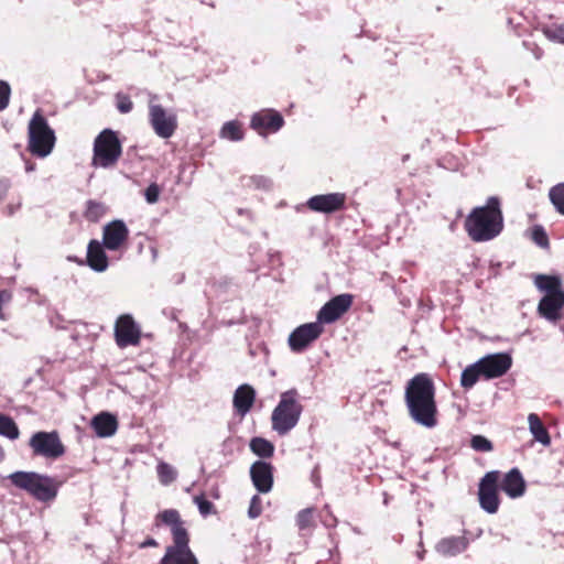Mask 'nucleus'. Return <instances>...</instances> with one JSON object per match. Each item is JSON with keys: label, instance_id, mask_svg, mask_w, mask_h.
Wrapping results in <instances>:
<instances>
[{"label": "nucleus", "instance_id": "1", "mask_svg": "<svg viewBox=\"0 0 564 564\" xmlns=\"http://www.w3.org/2000/svg\"><path fill=\"white\" fill-rule=\"evenodd\" d=\"M404 403L409 416L417 424L433 429L438 423L436 386L427 372H419L408 380Z\"/></svg>", "mask_w": 564, "mask_h": 564}, {"label": "nucleus", "instance_id": "2", "mask_svg": "<svg viewBox=\"0 0 564 564\" xmlns=\"http://www.w3.org/2000/svg\"><path fill=\"white\" fill-rule=\"evenodd\" d=\"M167 525L171 529L173 543L165 549V554L159 564H199L189 547V533L176 509H165L154 519V525Z\"/></svg>", "mask_w": 564, "mask_h": 564}, {"label": "nucleus", "instance_id": "3", "mask_svg": "<svg viewBox=\"0 0 564 564\" xmlns=\"http://www.w3.org/2000/svg\"><path fill=\"white\" fill-rule=\"evenodd\" d=\"M464 228L475 242L496 238L503 229V215L499 198L491 196L485 206L473 208L464 221Z\"/></svg>", "mask_w": 564, "mask_h": 564}, {"label": "nucleus", "instance_id": "4", "mask_svg": "<svg viewBox=\"0 0 564 564\" xmlns=\"http://www.w3.org/2000/svg\"><path fill=\"white\" fill-rule=\"evenodd\" d=\"M8 478L13 486L24 490L41 502L53 501L61 486V482L55 478L34 471H15L9 475Z\"/></svg>", "mask_w": 564, "mask_h": 564}, {"label": "nucleus", "instance_id": "5", "mask_svg": "<svg viewBox=\"0 0 564 564\" xmlns=\"http://www.w3.org/2000/svg\"><path fill=\"white\" fill-rule=\"evenodd\" d=\"M303 411L299 402V393L295 389L281 394L278 405L272 411L271 424L273 431L279 435L288 434L296 426Z\"/></svg>", "mask_w": 564, "mask_h": 564}, {"label": "nucleus", "instance_id": "6", "mask_svg": "<svg viewBox=\"0 0 564 564\" xmlns=\"http://www.w3.org/2000/svg\"><path fill=\"white\" fill-rule=\"evenodd\" d=\"M28 150L37 158L47 156L54 149L56 137L46 118L37 110L28 127Z\"/></svg>", "mask_w": 564, "mask_h": 564}, {"label": "nucleus", "instance_id": "7", "mask_svg": "<svg viewBox=\"0 0 564 564\" xmlns=\"http://www.w3.org/2000/svg\"><path fill=\"white\" fill-rule=\"evenodd\" d=\"M91 164L96 167L110 169L117 165L122 155V145L116 131L102 130L94 141Z\"/></svg>", "mask_w": 564, "mask_h": 564}, {"label": "nucleus", "instance_id": "8", "mask_svg": "<svg viewBox=\"0 0 564 564\" xmlns=\"http://www.w3.org/2000/svg\"><path fill=\"white\" fill-rule=\"evenodd\" d=\"M29 446L33 456H41L46 459H57L66 452L57 431H40L29 440Z\"/></svg>", "mask_w": 564, "mask_h": 564}, {"label": "nucleus", "instance_id": "9", "mask_svg": "<svg viewBox=\"0 0 564 564\" xmlns=\"http://www.w3.org/2000/svg\"><path fill=\"white\" fill-rule=\"evenodd\" d=\"M499 481L500 471L491 470L484 475L478 485L479 506L490 514L497 513L500 507Z\"/></svg>", "mask_w": 564, "mask_h": 564}, {"label": "nucleus", "instance_id": "10", "mask_svg": "<svg viewBox=\"0 0 564 564\" xmlns=\"http://www.w3.org/2000/svg\"><path fill=\"white\" fill-rule=\"evenodd\" d=\"M149 120L154 132L162 139L171 138L177 129V117L162 105H149Z\"/></svg>", "mask_w": 564, "mask_h": 564}, {"label": "nucleus", "instance_id": "11", "mask_svg": "<svg viewBox=\"0 0 564 564\" xmlns=\"http://www.w3.org/2000/svg\"><path fill=\"white\" fill-rule=\"evenodd\" d=\"M354 295L343 293L332 297L326 302L317 313V322L323 324H332L341 318L351 307Z\"/></svg>", "mask_w": 564, "mask_h": 564}, {"label": "nucleus", "instance_id": "12", "mask_svg": "<svg viewBox=\"0 0 564 564\" xmlns=\"http://www.w3.org/2000/svg\"><path fill=\"white\" fill-rule=\"evenodd\" d=\"M324 333V327L316 321L296 327L289 336V346L293 352L304 351Z\"/></svg>", "mask_w": 564, "mask_h": 564}, {"label": "nucleus", "instance_id": "13", "mask_svg": "<svg viewBox=\"0 0 564 564\" xmlns=\"http://www.w3.org/2000/svg\"><path fill=\"white\" fill-rule=\"evenodd\" d=\"M115 339L120 348L139 345L141 330L130 314H122L117 318L115 324Z\"/></svg>", "mask_w": 564, "mask_h": 564}, {"label": "nucleus", "instance_id": "14", "mask_svg": "<svg viewBox=\"0 0 564 564\" xmlns=\"http://www.w3.org/2000/svg\"><path fill=\"white\" fill-rule=\"evenodd\" d=\"M477 362L484 378L495 379L502 377L510 370L512 366V358L507 352H497L487 355L480 358Z\"/></svg>", "mask_w": 564, "mask_h": 564}, {"label": "nucleus", "instance_id": "15", "mask_svg": "<svg viewBox=\"0 0 564 564\" xmlns=\"http://www.w3.org/2000/svg\"><path fill=\"white\" fill-rule=\"evenodd\" d=\"M346 199L345 193L321 194L308 198L306 207L315 213L333 214L345 208Z\"/></svg>", "mask_w": 564, "mask_h": 564}, {"label": "nucleus", "instance_id": "16", "mask_svg": "<svg viewBox=\"0 0 564 564\" xmlns=\"http://www.w3.org/2000/svg\"><path fill=\"white\" fill-rule=\"evenodd\" d=\"M129 239V229L123 220L115 219L102 228L104 247L110 251L123 248Z\"/></svg>", "mask_w": 564, "mask_h": 564}, {"label": "nucleus", "instance_id": "17", "mask_svg": "<svg viewBox=\"0 0 564 564\" xmlns=\"http://www.w3.org/2000/svg\"><path fill=\"white\" fill-rule=\"evenodd\" d=\"M284 124V119L280 112L274 109H262L251 117L250 127L260 135L274 133Z\"/></svg>", "mask_w": 564, "mask_h": 564}, {"label": "nucleus", "instance_id": "18", "mask_svg": "<svg viewBox=\"0 0 564 564\" xmlns=\"http://www.w3.org/2000/svg\"><path fill=\"white\" fill-rule=\"evenodd\" d=\"M274 467L265 460H256L250 467V478L260 494H268L273 488Z\"/></svg>", "mask_w": 564, "mask_h": 564}, {"label": "nucleus", "instance_id": "19", "mask_svg": "<svg viewBox=\"0 0 564 564\" xmlns=\"http://www.w3.org/2000/svg\"><path fill=\"white\" fill-rule=\"evenodd\" d=\"M499 488L511 499H517L524 495L527 482L520 469L514 467L503 476L500 473Z\"/></svg>", "mask_w": 564, "mask_h": 564}, {"label": "nucleus", "instance_id": "20", "mask_svg": "<svg viewBox=\"0 0 564 564\" xmlns=\"http://www.w3.org/2000/svg\"><path fill=\"white\" fill-rule=\"evenodd\" d=\"M564 307V292L556 294H545L539 302L538 312L549 321H557L560 312Z\"/></svg>", "mask_w": 564, "mask_h": 564}, {"label": "nucleus", "instance_id": "21", "mask_svg": "<svg viewBox=\"0 0 564 564\" xmlns=\"http://www.w3.org/2000/svg\"><path fill=\"white\" fill-rule=\"evenodd\" d=\"M105 249L104 243L96 239H91L88 243L86 261L89 268L96 272H104L109 265Z\"/></svg>", "mask_w": 564, "mask_h": 564}, {"label": "nucleus", "instance_id": "22", "mask_svg": "<svg viewBox=\"0 0 564 564\" xmlns=\"http://www.w3.org/2000/svg\"><path fill=\"white\" fill-rule=\"evenodd\" d=\"M256 401V391L249 384L239 386L232 399L235 412L243 417L253 406Z\"/></svg>", "mask_w": 564, "mask_h": 564}, {"label": "nucleus", "instance_id": "23", "mask_svg": "<svg viewBox=\"0 0 564 564\" xmlns=\"http://www.w3.org/2000/svg\"><path fill=\"white\" fill-rule=\"evenodd\" d=\"M91 426L98 436L109 437L116 433L118 422L112 414L100 413L93 419Z\"/></svg>", "mask_w": 564, "mask_h": 564}, {"label": "nucleus", "instance_id": "24", "mask_svg": "<svg viewBox=\"0 0 564 564\" xmlns=\"http://www.w3.org/2000/svg\"><path fill=\"white\" fill-rule=\"evenodd\" d=\"M468 541L465 536H449L442 539L436 551L444 556H456L467 549Z\"/></svg>", "mask_w": 564, "mask_h": 564}, {"label": "nucleus", "instance_id": "25", "mask_svg": "<svg viewBox=\"0 0 564 564\" xmlns=\"http://www.w3.org/2000/svg\"><path fill=\"white\" fill-rule=\"evenodd\" d=\"M528 423L534 440L544 446H549L551 444V436L540 416L536 413H530L528 415Z\"/></svg>", "mask_w": 564, "mask_h": 564}, {"label": "nucleus", "instance_id": "26", "mask_svg": "<svg viewBox=\"0 0 564 564\" xmlns=\"http://www.w3.org/2000/svg\"><path fill=\"white\" fill-rule=\"evenodd\" d=\"M534 283L536 288L545 292V294L564 293V291L561 290V279L556 275L538 274L534 279Z\"/></svg>", "mask_w": 564, "mask_h": 564}, {"label": "nucleus", "instance_id": "27", "mask_svg": "<svg viewBox=\"0 0 564 564\" xmlns=\"http://www.w3.org/2000/svg\"><path fill=\"white\" fill-rule=\"evenodd\" d=\"M249 446L251 452L261 458H271L274 454V445L263 437L251 438Z\"/></svg>", "mask_w": 564, "mask_h": 564}, {"label": "nucleus", "instance_id": "28", "mask_svg": "<svg viewBox=\"0 0 564 564\" xmlns=\"http://www.w3.org/2000/svg\"><path fill=\"white\" fill-rule=\"evenodd\" d=\"M107 210L108 208L104 203L89 199L86 203L83 216L89 223H97L107 214Z\"/></svg>", "mask_w": 564, "mask_h": 564}, {"label": "nucleus", "instance_id": "29", "mask_svg": "<svg viewBox=\"0 0 564 564\" xmlns=\"http://www.w3.org/2000/svg\"><path fill=\"white\" fill-rule=\"evenodd\" d=\"M220 137L229 141H241L245 137L242 123L238 120L226 122L220 130Z\"/></svg>", "mask_w": 564, "mask_h": 564}, {"label": "nucleus", "instance_id": "30", "mask_svg": "<svg viewBox=\"0 0 564 564\" xmlns=\"http://www.w3.org/2000/svg\"><path fill=\"white\" fill-rule=\"evenodd\" d=\"M482 376V372L480 370V367L478 366V362L476 361L473 365L467 366L460 376V386L464 389H470L473 388L479 378Z\"/></svg>", "mask_w": 564, "mask_h": 564}, {"label": "nucleus", "instance_id": "31", "mask_svg": "<svg viewBox=\"0 0 564 564\" xmlns=\"http://www.w3.org/2000/svg\"><path fill=\"white\" fill-rule=\"evenodd\" d=\"M0 435L9 440H17L20 436V430L14 420L3 413H0Z\"/></svg>", "mask_w": 564, "mask_h": 564}, {"label": "nucleus", "instance_id": "32", "mask_svg": "<svg viewBox=\"0 0 564 564\" xmlns=\"http://www.w3.org/2000/svg\"><path fill=\"white\" fill-rule=\"evenodd\" d=\"M549 197L557 213L564 216V183L553 186L549 192Z\"/></svg>", "mask_w": 564, "mask_h": 564}, {"label": "nucleus", "instance_id": "33", "mask_svg": "<svg viewBox=\"0 0 564 564\" xmlns=\"http://www.w3.org/2000/svg\"><path fill=\"white\" fill-rule=\"evenodd\" d=\"M313 508H306L301 510L296 517V524L301 531L308 530L315 527Z\"/></svg>", "mask_w": 564, "mask_h": 564}, {"label": "nucleus", "instance_id": "34", "mask_svg": "<svg viewBox=\"0 0 564 564\" xmlns=\"http://www.w3.org/2000/svg\"><path fill=\"white\" fill-rule=\"evenodd\" d=\"M543 34L553 42L564 44V21L543 29Z\"/></svg>", "mask_w": 564, "mask_h": 564}, {"label": "nucleus", "instance_id": "35", "mask_svg": "<svg viewBox=\"0 0 564 564\" xmlns=\"http://www.w3.org/2000/svg\"><path fill=\"white\" fill-rule=\"evenodd\" d=\"M194 502L196 503L199 513L206 518L210 514H217V509L213 502L206 499L205 495H199L194 497Z\"/></svg>", "mask_w": 564, "mask_h": 564}, {"label": "nucleus", "instance_id": "36", "mask_svg": "<svg viewBox=\"0 0 564 564\" xmlns=\"http://www.w3.org/2000/svg\"><path fill=\"white\" fill-rule=\"evenodd\" d=\"M531 239L535 245H538L539 247H541L543 249L550 248V240H549L547 234L544 230V228L540 225H536L532 228Z\"/></svg>", "mask_w": 564, "mask_h": 564}, {"label": "nucleus", "instance_id": "37", "mask_svg": "<svg viewBox=\"0 0 564 564\" xmlns=\"http://www.w3.org/2000/svg\"><path fill=\"white\" fill-rule=\"evenodd\" d=\"M470 447L480 453H488L494 449L492 443L482 435H474L470 438Z\"/></svg>", "mask_w": 564, "mask_h": 564}, {"label": "nucleus", "instance_id": "38", "mask_svg": "<svg viewBox=\"0 0 564 564\" xmlns=\"http://www.w3.org/2000/svg\"><path fill=\"white\" fill-rule=\"evenodd\" d=\"M158 475L160 481L164 485L174 481L176 478L175 470L166 463H161L158 465Z\"/></svg>", "mask_w": 564, "mask_h": 564}, {"label": "nucleus", "instance_id": "39", "mask_svg": "<svg viewBox=\"0 0 564 564\" xmlns=\"http://www.w3.org/2000/svg\"><path fill=\"white\" fill-rule=\"evenodd\" d=\"M116 107L119 112L128 113L133 109V102L127 94L118 93L116 94Z\"/></svg>", "mask_w": 564, "mask_h": 564}, {"label": "nucleus", "instance_id": "40", "mask_svg": "<svg viewBox=\"0 0 564 564\" xmlns=\"http://www.w3.org/2000/svg\"><path fill=\"white\" fill-rule=\"evenodd\" d=\"M262 513V500L260 496L254 495L250 500V506L248 509V517L250 519H257Z\"/></svg>", "mask_w": 564, "mask_h": 564}, {"label": "nucleus", "instance_id": "41", "mask_svg": "<svg viewBox=\"0 0 564 564\" xmlns=\"http://www.w3.org/2000/svg\"><path fill=\"white\" fill-rule=\"evenodd\" d=\"M11 88L7 82L0 80V111L4 110L10 101Z\"/></svg>", "mask_w": 564, "mask_h": 564}, {"label": "nucleus", "instance_id": "42", "mask_svg": "<svg viewBox=\"0 0 564 564\" xmlns=\"http://www.w3.org/2000/svg\"><path fill=\"white\" fill-rule=\"evenodd\" d=\"M161 188L156 183H151L144 192L145 200L149 204H155L159 200Z\"/></svg>", "mask_w": 564, "mask_h": 564}, {"label": "nucleus", "instance_id": "43", "mask_svg": "<svg viewBox=\"0 0 564 564\" xmlns=\"http://www.w3.org/2000/svg\"><path fill=\"white\" fill-rule=\"evenodd\" d=\"M12 301V293L8 290H0V304L7 306Z\"/></svg>", "mask_w": 564, "mask_h": 564}, {"label": "nucleus", "instance_id": "44", "mask_svg": "<svg viewBox=\"0 0 564 564\" xmlns=\"http://www.w3.org/2000/svg\"><path fill=\"white\" fill-rule=\"evenodd\" d=\"M159 546V543L155 539L153 538H148L145 539L143 542L139 543L138 544V547L139 549H147V547H158Z\"/></svg>", "mask_w": 564, "mask_h": 564}, {"label": "nucleus", "instance_id": "45", "mask_svg": "<svg viewBox=\"0 0 564 564\" xmlns=\"http://www.w3.org/2000/svg\"><path fill=\"white\" fill-rule=\"evenodd\" d=\"M8 313L6 312V306L0 304V319L6 321L8 319Z\"/></svg>", "mask_w": 564, "mask_h": 564}, {"label": "nucleus", "instance_id": "46", "mask_svg": "<svg viewBox=\"0 0 564 564\" xmlns=\"http://www.w3.org/2000/svg\"><path fill=\"white\" fill-rule=\"evenodd\" d=\"M210 496L215 499H219L220 495H219V491L218 489H214L210 491Z\"/></svg>", "mask_w": 564, "mask_h": 564}, {"label": "nucleus", "instance_id": "47", "mask_svg": "<svg viewBox=\"0 0 564 564\" xmlns=\"http://www.w3.org/2000/svg\"><path fill=\"white\" fill-rule=\"evenodd\" d=\"M4 458V452L2 447L0 446V462Z\"/></svg>", "mask_w": 564, "mask_h": 564}]
</instances>
